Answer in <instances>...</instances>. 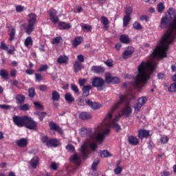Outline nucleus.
I'll use <instances>...</instances> for the list:
<instances>
[{
  "label": "nucleus",
  "instance_id": "5",
  "mask_svg": "<svg viewBox=\"0 0 176 176\" xmlns=\"http://www.w3.org/2000/svg\"><path fill=\"white\" fill-rule=\"evenodd\" d=\"M111 127L112 128V122L104 118L102 124L96 129V133L98 131L99 132L95 137L96 141L100 143L102 142L105 139V137H108L110 134Z\"/></svg>",
  "mask_w": 176,
  "mask_h": 176
},
{
  "label": "nucleus",
  "instance_id": "61",
  "mask_svg": "<svg viewBox=\"0 0 176 176\" xmlns=\"http://www.w3.org/2000/svg\"><path fill=\"white\" fill-rule=\"evenodd\" d=\"M77 60L80 63H84L85 62V56H83V55H82V54H79L77 56Z\"/></svg>",
  "mask_w": 176,
  "mask_h": 176
},
{
  "label": "nucleus",
  "instance_id": "53",
  "mask_svg": "<svg viewBox=\"0 0 176 176\" xmlns=\"http://www.w3.org/2000/svg\"><path fill=\"white\" fill-rule=\"evenodd\" d=\"M50 127L51 130L56 131L57 130V128L58 127V125H57L56 123H54V122H50Z\"/></svg>",
  "mask_w": 176,
  "mask_h": 176
},
{
  "label": "nucleus",
  "instance_id": "35",
  "mask_svg": "<svg viewBox=\"0 0 176 176\" xmlns=\"http://www.w3.org/2000/svg\"><path fill=\"white\" fill-rule=\"evenodd\" d=\"M131 20V17L130 16L125 15L123 18V27H126V25H129Z\"/></svg>",
  "mask_w": 176,
  "mask_h": 176
},
{
  "label": "nucleus",
  "instance_id": "57",
  "mask_svg": "<svg viewBox=\"0 0 176 176\" xmlns=\"http://www.w3.org/2000/svg\"><path fill=\"white\" fill-rule=\"evenodd\" d=\"M79 159H80V157H79L78 156V154L76 153L71 157L70 160H71V162H78V160H79Z\"/></svg>",
  "mask_w": 176,
  "mask_h": 176
},
{
  "label": "nucleus",
  "instance_id": "41",
  "mask_svg": "<svg viewBox=\"0 0 176 176\" xmlns=\"http://www.w3.org/2000/svg\"><path fill=\"white\" fill-rule=\"evenodd\" d=\"M49 141H50V139H49V137L47 135L41 138V142H43V144H45L46 146H49Z\"/></svg>",
  "mask_w": 176,
  "mask_h": 176
},
{
  "label": "nucleus",
  "instance_id": "31",
  "mask_svg": "<svg viewBox=\"0 0 176 176\" xmlns=\"http://www.w3.org/2000/svg\"><path fill=\"white\" fill-rule=\"evenodd\" d=\"M100 157H111L112 154L109 153L108 150H103L100 151Z\"/></svg>",
  "mask_w": 176,
  "mask_h": 176
},
{
  "label": "nucleus",
  "instance_id": "6",
  "mask_svg": "<svg viewBox=\"0 0 176 176\" xmlns=\"http://www.w3.org/2000/svg\"><path fill=\"white\" fill-rule=\"evenodd\" d=\"M36 15L34 13L28 14V24L24 23L22 25L23 28L25 30V32L28 35H31L35 30V24H36Z\"/></svg>",
  "mask_w": 176,
  "mask_h": 176
},
{
  "label": "nucleus",
  "instance_id": "62",
  "mask_svg": "<svg viewBox=\"0 0 176 176\" xmlns=\"http://www.w3.org/2000/svg\"><path fill=\"white\" fill-rule=\"evenodd\" d=\"M12 108V106L8 105V104H0V109H6L9 110Z\"/></svg>",
  "mask_w": 176,
  "mask_h": 176
},
{
  "label": "nucleus",
  "instance_id": "14",
  "mask_svg": "<svg viewBox=\"0 0 176 176\" xmlns=\"http://www.w3.org/2000/svg\"><path fill=\"white\" fill-rule=\"evenodd\" d=\"M128 142L129 145H138L140 144V140L134 135H130L128 137Z\"/></svg>",
  "mask_w": 176,
  "mask_h": 176
},
{
  "label": "nucleus",
  "instance_id": "36",
  "mask_svg": "<svg viewBox=\"0 0 176 176\" xmlns=\"http://www.w3.org/2000/svg\"><path fill=\"white\" fill-rule=\"evenodd\" d=\"M87 146L86 145H82L81 146V155L84 159H86L87 157Z\"/></svg>",
  "mask_w": 176,
  "mask_h": 176
},
{
  "label": "nucleus",
  "instance_id": "24",
  "mask_svg": "<svg viewBox=\"0 0 176 176\" xmlns=\"http://www.w3.org/2000/svg\"><path fill=\"white\" fill-rule=\"evenodd\" d=\"M74 72L76 74L79 72V71H82V68H83V66H82V63L79 61L74 62L73 65Z\"/></svg>",
  "mask_w": 176,
  "mask_h": 176
},
{
  "label": "nucleus",
  "instance_id": "16",
  "mask_svg": "<svg viewBox=\"0 0 176 176\" xmlns=\"http://www.w3.org/2000/svg\"><path fill=\"white\" fill-rule=\"evenodd\" d=\"M146 137H149V131L145 129L138 131V138H140V140H144V138H146Z\"/></svg>",
  "mask_w": 176,
  "mask_h": 176
},
{
  "label": "nucleus",
  "instance_id": "48",
  "mask_svg": "<svg viewBox=\"0 0 176 176\" xmlns=\"http://www.w3.org/2000/svg\"><path fill=\"white\" fill-rule=\"evenodd\" d=\"M49 69V65H43L40 67L38 69V72H45Z\"/></svg>",
  "mask_w": 176,
  "mask_h": 176
},
{
  "label": "nucleus",
  "instance_id": "63",
  "mask_svg": "<svg viewBox=\"0 0 176 176\" xmlns=\"http://www.w3.org/2000/svg\"><path fill=\"white\" fill-rule=\"evenodd\" d=\"M89 146L92 151H96V149H97V143L92 142L90 144Z\"/></svg>",
  "mask_w": 176,
  "mask_h": 176
},
{
  "label": "nucleus",
  "instance_id": "64",
  "mask_svg": "<svg viewBox=\"0 0 176 176\" xmlns=\"http://www.w3.org/2000/svg\"><path fill=\"white\" fill-rule=\"evenodd\" d=\"M160 141L162 144H167L168 142V138L162 137L161 138Z\"/></svg>",
  "mask_w": 176,
  "mask_h": 176
},
{
  "label": "nucleus",
  "instance_id": "21",
  "mask_svg": "<svg viewBox=\"0 0 176 176\" xmlns=\"http://www.w3.org/2000/svg\"><path fill=\"white\" fill-rule=\"evenodd\" d=\"M58 27L60 30H69L72 28V25H71V23H67L64 21H60L58 23Z\"/></svg>",
  "mask_w": 176,
  "mask_h": 176
},
{
  "label": "nucleus",
  "instance_id": "19",
  "mask_svg": "<svg viewBox=\"0 0 176 176\" xmlns=\"http://www.w3.org/2000/svg\"><path fill=\"white\" fill-rule=\"evenodd\" d=\"M69 58L66 55H60L58 59V64H68Z\"/></svg>",
  "mask_w": 176,
  "mask_h": 176
},
{
  "label": "nucleus",
  "instance_id": "29",
  "mask_svg": "<svg viewBox=\"0 0 176 176\" xmlns=\"http://www.w3.org/2000/svg\"><path fill=\"white\" fill-rule=\"evenodd\" d=\"M47 146H53L54 148H57V146H58V140L50 139Z\"/></svg>",
  "mask_w": 176,
  "mask_h": 176
},
{
  "label": "nucleus",
  "instance_id": "38",
  "mask_svg": "<svg viewBox=\"0 0 176 176\" xmlns=\"http://www.w3.org/2000/svg\"><path fill=\"white\" fill-rule=\"evenodd\" d=\"M35 109H38V111H42L44 108L43 104H41L39 102H34Z\"/></svg>",
  "mask_w": 176,
  "mask_h": 176
},
{
  "label": "nucleus",
  "instance_id": "52",
  "mask_svg": "<svg viewBox=\"0 0 176 176\" xmlns=\"http://www.w3.org/2000/svg\"><path fill=\"white\" fill-rule=\"evenodd\" d=\"M19 108L21 111H28V109H30V104H21L19 106Z\"/></svg>",
  "mask_w": 176,
  "mask_h": 176
},
{
  "label": "nucleus",
  "instance_id": "30",
  "mask_svg": "<svg viewBox=\"0 0 176 176\" xmlns=\"http://www.w3.org/2000/svg\"><path fill=\"white\" fill-rule=\"evenodd\" d=\"M52 101H60V94L57 91H53L52 93Z\"/></svg>",
  "mask_w": 176,
  "mask_h": 176
},
{
  "label": "nucleus",
  "instance_id": "28",
  "mask_svg": "<svg viewBox=\"0 0 176 176\" xmlns=\"http://www.w3.org/2000/svg\"><path fill=\"white\" fill-rule=\"evenodd\" d=\"M30 164L33 168H36V166L39 164V157L34 156L30 161Z\"/></svg>",
  "mask_w": 176,
  "mask_h": 176
},
{
  "label": "nucleus",
  "instance_id": "60",
  "mask_svg": "<svg viewBox=\"0 0 176 176\" xmlns=\"http://www.w3.org/2000/svg\"><path fill=\"white\" fill-rule=\"evenodd\" d=\"M13 52H16V48H14V46L11 45L10 49H8L7 53L8 54H13Z\"/></svg>",
  "mask_w": 176,
  "mask_h": 176
},
{
  "label": "nucleus",
  "instance_id": "3",
  "mask_svg": "<svg viewBox=\"0 0 176 176\" xmlns=\"http://www.w3.org/2000/svg\"><path fill=\"white\" fill-rule=\"evenodd\" d=\"M131 111H110L104 117V120L110 121V122H111L112 129H114L116 133H120L122 127L118 124V122H119L122 116L129 118V116L131 115Z\"/></svg>",
  "mask_w": 176,
  "mask_h": 176
},
{
  "label": "nucleus",
  "instance_id": "15",
  "mask_svg": "<svg viewBox=\"0 0 176 176\" xmlns=\"http://www.w3.org/2000/svg\"><path fill=\"white\" fill-rule=\"evenodd\" d=\"M80 135L81 137H90L91 135V129H87V128H81L80 129Z\"/></svg>",
  "mask_w": 176,
  "mask_h": 176
},
{
  "label": "nucleus",
  "instance_id": "33",
  "mask_svg": "<svg viewBox=\"0 0 176 176\" xmlns=\"http://www.w3.org/2000/svg\"><path fill=\"white\" fill-rule=\"evenodd\" d=\"M0 76L2 78V79L8 80V79H9V73L5 69H1L0 70Z\"/></svg>",
  "mask_w": 176,
  "mask_h": 176
},
{
  "label": "nucleus",
  "instance_id": "10",
  "mask_svg": "<svg viewBox=\"0 0 176 176\" xmlns=\"http://www.w3.org/2000/svg\"><path fill=\"white\" fill-rule=\"evenodd\" d=\"M105 82L107 85L113 83V85H118L120 82V79L118 77L112 76L111 73H107L105 74Z\"/></svg>",
  "mask_w": 176,
  "mask_h": 176
},
{
  "label": "nucleus",
  "instance_id": "37",
  "mask_svg": "<svg viewBox=\"0 0 176 176\" xmlns=\"http://www.w3.org/2000/svg\"><path fill=\"white\" fill-rule=\"evenodd\" d=\"M98 164H100V159L95 160V161L93 162L91 165L92 171H96L97 170Z\"/></svg>",
  "mask_w": 176,
  "mask_h": 176
},
{
  "label": "nucleus",
  "instance_id": "17",
  "mask_svg": "<svg viewBox=\"0 0 176 176\" xmlns=\"http://www.w3.org/2000/svg\"><path fill=\"white\" fill-rule=\"evenodd\" d=\"M8 35L10 36L9 41L10 42H12V41H14L16 39V28L14 27L11 26L10 29L9 30Z\"/></svg>",
  "mask_w": 176,
  "mask_h": 176
},
{
  "label": "nucleus",
  "instance_id": "40",
  "mask_svg": "<svg viewBox=\"0 0 176 176\" xmlns=\"http://www.w3.org/2000/svg\"><path fill=\"white\" fill-rule=\"evenodd\" d=\"M28 93H29V97L30 98H34L35 97V95L36 94L35 93V88L34 87H32V88H30L28 89Z\"/></svg>",
  "mask_w": 176,
  "mask_h": 176
},
{
  "label": "nucleus",
  "instance_id": "26",
  "mask_svg": "<svg viewBox=\"0 0 176 176\" xmlns=\"http://www.w3.org/2000/svg\"><path fill=\"white\" fill-rule=\"evenodd\" d=\"M91 69L93 72H95V74H102L105 71L104 67L101 66H92Z\"/></svg>",
  "mask_w": 176,
  "mask_h": 176
},
{
  "label": "nucleus",
  "instance_id": "45",
  "mask_svg": "<svg viewBox=\"0 0 176 176\" xmlns=\"http://www.w3.org/2000/svg\"><path fill=\"white\" fill-rule=\"evenodd\" d=\"M25 46H26V47H28V46H30V45H32V38H31V36H28L26 38V39L25 40Z\"/></svg>",
  "mask_w": 176,
  "mask_h": 176
},
{
  "label": "nucleus",
  "instance_id": "50",
  "mask_svg": "<svg viewBox=\"0 0 176 176\" xmlns=\"http://www.w3.org/2000/svg\"><path fill=\"white\" fill-rule=\"evenodd\" d=\"M61 41H63V37L57 36L52 40V43L53 45L58 44L61 42Z\"/></svg>",
  "mask_w": 176,
  "mask_h": 176
},
{
  "label": "nucleus",
  "instance_id": "49",
  "mask_svg": "<svg viewBox=\"0 0 176 176\" xmlns=\"http://www.w3.org/2000/svg\"><path fill=\"white\" fill-rule=\"evenodd\" d=\"M65 148L67 151H68V152H71V153H74V152H75V146L72 144H68Z\"/></svg>",
  "mask_w": 176,
  "mask_h": 176
},
{
  "label": "nucleus",
  "instance_id": "9",
  "mask_svg": "<svg viewBox=\"0 0 176 176\" xmlns=\"http://www.w3.org/2000/svg\"><path fill=\"white\" fill-rule=\"evenodd\" d=\"M104 85H105V80L100 77H95L92 80V87H97L98 91L104 90V87H102Z\"/></svg>",
  "mask_w": 176,
  "mask_h": 176
},
{
  "label": "nucleus",
  "instance_id": "55",
  "mask_svg": "<svg viewBox=\"0 0 176 176\" xmlns=\"http://www.w3.org/2000/svg\"><path fill=\"white\" fill-rule=\"evenodd\" d=\"M35 78H36V82H41L42 79H43V76H42V74L39 73H36Z\"/></svg>",
  "mask_w": 176,
  "mask_h": 176
},
{
  "label": "nucleus",
  "instance_id": "34",
  "mask_svg": "<svg viewBox=\"0 0 176 176\" xmlns=\"http://www.w3.org/2000/svg\"><path fill=\"white\" fill-rule=\"evenodd\" d=\"M165 9L166 6H164V3L161 2L157 5V10L158 13H163Z\"/></svg>",
  "mask_w": 176,
  "mask_h": 176
},
{
  "label": "nucleus",
  "instance_id": "32",
  "mask_svg": "<svg viewBox=\"0 0 176 176\" xmlns=\"http://www.w3.org/2000/svg\"><path fill=\"white\" fill-rule=\"evenodd\" d=\"M134 53L133 50H126L122 53L123 58H129Z\"/></svg>",
  "mask_w": 176,
  "mask_h": 176
},
{
  "label": "nucleus",
  "instance_id": "7",
  "mask_svg": "<svg viewBox=\"0 0 176 176\" xmlns=\"http://www.w3.org/2000/svg\"><path fill=\"white\" fill-rule=\"evenodd\" d=\"M87 82V79L86 78H79L78 79V85L82 88V97H89L90 96V90L93 89V86L91 85H86Z\"/></svg>",
  "mask_w": 176,
  "mask_h": 176
},
{
  "label": "nucleus",
  "instance_id": "54",
  "mask_svg": "<svg viewBox=\"0 0 176 176\" xmlns=\"http://www.w3.org/2000/svg\"><path fill=\"white\" fill-rule=\"evenodd\" d=\"M122 171H123V168L121 166H117L114 169V174H116V175H119V174H120Z\"/></svg>",
  "mask_w": 176,
  "mask_h": 176
},
{
  "label": "nucleus",
  "instance_id": "51",
  "mask_svg": "<svg viewBox=\"0 0 176 176\" xmlns=\"http://www.w3.org/2000/svg\"><path fill=\"white\" fill-rule=\"evenodd\" d=\"M46 115H47V113L45 111L39 112L37 113V116H38L39 120H41V122H42V120H43V119L45 118Z\"/></svg>",
  "mask_w": 176,
  "mask_h": 176
},
{
  "label": "nucleus",
  "instance_id": "59",
  "mask_svg": "<svg viewBox=\"0 0 176 176\" xmlns=\"http://www.w3.org/2000/svg\"><path fill=\"white\" fill-rule=\"evenodd\" d=\"M0 48L2 50H8V49H9V47H8V45H6V43H5L4 41L1 42Z\"/></svg>",
  "mask_w": 176,
  "mask_h": 176
},
{
  "label": "nucleus",
  "instance_id": "12",
  "mask_svg": "<svg viewBox=\"0 0 176 176\" xmlns=\"http://www.w3.org/2000/svg\"><path fill=\"white\" fill-rule=\"evenodd\" d=\"M148 101L146 96H142L138 100V102L135 105V111H140L142 107Z\"/></svg>",
  "mask_w": 176,
  "mask_h": 176
},
{
  "label": "nucleus",
  "instance_id": "23",
  "mask_svg": "<svg viewBox=\"0 0 176 176\" xmlns=\"http://www.w3.org/2000/svg\"><path fill=\"white\" fill-rule=\"evenodd\" d=\"M65 100L67 101V104H72L75 101V98L72 96V94L69 92H67L65 94Z\"/></svg>",
  "mask_w": 176,
  "mask_h": 176
},
{
  "label": "nucleus",
  "instance_id": "46",
  "mask_svg": "<svg viewBox=\"0 0 176 176\" xmlns=\"http://www.w3.org/2000/svg\"><path fill=\"white\" fill-rule=\"evenodd\" d=\"M133 27L134 30H136L138 31H140V30H141L142 28V25H141V23L137 22V21L133 23Z\"/></svg>",
  "mask_w": 176,
  "mask_h": 176
},
{
  "label": "nucleus",
  "instance_id": "42",
  "mask_svg": "<svg viewBox=\"0 0 176 176\" xmlns=\"http://www.w3.org/2000/svg\"><path fill=\"white\" fill-rule=\"evenodd\" d=\"M81 28L82 30H86L87 32H91V30H92L91 25H89L83 23L81 25Z\"/></svg>",
  "mask_w": 176,
  "mask_h": 176
},
{
  "label": "nucleus",
  "instance_id": "56",
  "mask_svg": "<svg viewBox=\"0 0 176 176\" xmlns=\"http://www.w3.org/2000/svg\"><path fill=\"white\" fill-rule=\"evenodd\" d=\"M15 8L16 13H21L24 10V6L21 5L16 6Z\"/></svg>",
  "mask_w": 176,
  "mask_h": 176
},
{
  "label": "nucleus",
  "instance_id": "20",
  "mask_svg": "<svg viewBox=\"0 0 176 176\" xmlns=\"http://www.w3.org/2000/svg\"><path fill=\"white\" fill-rule=\"evenodd\" d=\"M79 118L82 120H87L89 119H91V114L87 111H82L80 113Z\"/></svg>",
  "mask_w": 176,
  "mask_h": 176
},
{
  "label": "nucleus",
  "instance_id": "47",
  "mask_svg": "<svg viewBox=\"0 0 176 176\" xmlns=\"http://www.w3.org/2000/svg\"><path fill=\"white\" fill-rule=\"evenodd\" d=\"M133 13V8L131 6H127L125 9V14L126 16H131V14Z\"/></svg>",
  "mask_w": 176,
  "mask_h": 176
},
{
  "label": "nucleus",
  "instance_id": "27",
  "mask_svg": "<svg viewBox=\"0 0 176 176\" xmlns=\"http://www.w3.org/2000/svg\"><path fill=\"white\" fill-rule=\"evenodd\" d=\"M120 41L121 43H125L126 45L130 43V38L129 37V35L126 34H122L120 36Z\"/></svg>",
  "mask_w": 176,
  "mask_h": 176
},
{
  "label": "nucleus",
  "instance_id": "39",
  "mask_svg": "<svg viewBox=\"0 0 176 176\" xmlns=\"http://www.w3.org/2000/svg\"><path fill=\"white\" fill-rule=\"evenodd\" d=\"M71 90L74 93V94H79V88L75 84H71Z\"/></svg>",
  "mask_w": 176,
  "mask_h": 176
},
{
  "label": "nucleus",
  "instance_id": "43",
  "mask_svg": "<svg viewBox=\"0 0 176 176\" xmlns=\"http://www.w3.org/2000/svg\"><path fill=\"white\" fill-rule=\"evenodd\" d=\"M170 93H176V82H173L170 85V87L168 89Z\"/></svg>",
  "mask_w": 176,
  "mask_h": 176
},
{
  "label": "nucleus",
  "instance_id": "44",
  "mask_svg": "<svg viewBox=\"0 0 176 176\" xmlns=\"http://www.w3.org/2000/svg\"><path fill=\"white\" fill-rule=\"evenodd\" d=\"M101 21H102L103 25H104V27H107V25H108V24H109V20L105 16H101Z\"/></svg>",
  "mask_w": 176,
  "mask_h": 176
},
{
  "label": "nucleus",
  "instance_id": "4",
  "mask_svg": "<svg viewBox=\"0 0 176 176\" xmlns=\"http://www.w3.org/2000/svg\"><path fill=\"white\" fill-rule=\"evenodd\" d=\"M12 120L17 127H25L28 130H36L38 129V122L28 116H14Z\"/></svg>",
  "mask_w": 176,
  "mask_h": 176
},
{
  "label": "nucleus",
  "instance_id": "18",
  "mask_svg": "<svg viewBox=\"0 0 176 176\" xmlns=\"http://www.w3.org/2000/svg\"><path fill=\"white\" fill-rule=\"evenodd\" d=\"M83 43V37L82 36H76L74 40H73V47H78L79 45Z\"/></svg>",
  "mask_w": 176,
  "mask_h": 176
},
{
  "label": "nucleus",
  "instance_id": "22",
  "mask_svg": "<svg viewBox=\"0 0 176 176\" xmlns=\"http://www.w3.org/2000/svg\"><path fill=\"white\" fill-rule=\"evenodd\" d=\"M28 141L25 138H21L16 140V145H18L19 148H25V146L28 145Z\"/></svg>",
  "mask_w": 176,
  "mask_h": 176
},
{
  "label": "nucleus",
  "instance_id": "2",
  "mask_svg": "<svg viewBox=\"0 0 176 176\" xmlns=\"http://www.w3.org/2000/svg\"><path fill=\"white\" fill-rule=\"evenodd\" d=\"M175 39V36L173 34V30L168 31L164 34L161 41H160V45H157L153 52V56L155 58L159 57L160 58H166L167 57V52L173 42Z\"/></svg>",
  "mask_w": 176,
  "mask_h": 176
},
{
  "label": "nucleus",
  "instance_id": "8",
  "mask_svg": "<svg viewBox=\"0 0 176 176\" xmlns=\"http://www.w3.org/2000/svg\"><path fill=\"white\" fill-rule=\"evenodd\" d=\"M173 30H176V16L172 23H170V20L167 16L162 17L160 22V28L167 30L171 27Z\"/></svg>",
  "mask_w": 176,
  "mask_h": 176
},
{
  "label": "nucleus",
  "instance_id": "58",
  "mask_svg": "<svg viewBox=\"0 0 176 176\" xmlns=\"http://www.w3.org/2000/svg\"><path fill=\"white\" fill-rule=\"evenodd\" d=\"M140 21H146L148 23V21H149V17L146 15H142L140 16Z\"/></svg>",
  "mask_w": 176,
  "mask_h": 176
},
{
  "label": "nucleus",
  "instance_id": "1",
  "mask_svg": "<svg viewBox=\"0 0 176 176\" xmlns=\"http://www.w3.org/2000/svg\"><path fill=\"white\" fill-rule=\"evenodd\" d=\"M155 67L153 62L142 61L138 67V74L134 81L125 82L122 85V87L126 89V93L124 95H120L119 101H118L112 107L111 111H116L119 108H122V111H131L130 106L131 100H135V96L133 94V90L137 89L141 90L148 83V80L151 79V76L155 72Z\"/></svg>",
  "mask_w": 176,
  "mask_h": 176
},
{
  "label": "nucleus",
  "instance_id": "25",
  "mask_svg": "<svg viewBox=\"0 0 176 176\" xmlns=\"http://www.w3.org/2000/svg\"><path fill=\"white\" fill-rule=\"evenodd\" d=\"M16 104L21 105L24 104V102L25 101V96L23 94H18L16 96Z\"/></svg>",
  "mask_w": 176,
  "mask_h": 176
},
{
  "label": "nucleus",
  "instance_id": "13",
  "mask_svg": "<svg viewBox=\"0 0 176 176\" xmlns=\"http://www.w3.org/2000/svg\"><path fill=\"white\" fill-rule=\"evenodd\" d=\"M86 104L87 105H88V107H90V108L95 110L100 109V108L102 107V104H101L98 102H93L90 99H88L86 101Z\"/></svg>",
  "mask_w": 176,
  "mask_h": 176
},
{
  "label": "nucleus",
  "instance_id": "11",
  "mask_svg": "<svg viewBox=\"0 0 176 176\" xmlns=\"http://www.w3.org/2000/svg\"><path fill=\"white\" fill-rule=\"evenodd\" d=\"M48 14L53 24H57V23H58L59 19L58 16H57V10L55 9H51L48 11Z\"/></svg>",
  "mask_w": 176,
  "mask_h": 176
}]
</instances>
